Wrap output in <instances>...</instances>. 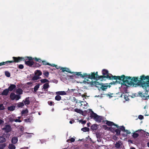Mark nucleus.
I'll return each instance as SVG.
<instances>
[{
    "instance_id": "nucleus-19",
    "label": "nucleus",
    "mask_w": 149,
    "mask_h": 149,
    "mask_svg": "<svg viewBox=\"0 0 149 149\" xmlns=\"http://www.w3.org/2000/svg\"><path fill=\"white\" fill-rule=\"evenodd\" d=\"M6 141L5 137L3 136H0V143H3Z\"/></svg>"
},
{
    "instance_id": "nucleus-35",
    "label": "nucleus",
    "mask_w": 149,
    "mask_h": 149,
    "mask_svg": "<svg viewBox=\"0 0 149 149\" xmlns=\"http://www.w3.org/2000/svg\"><path fill=\"white\" fill-rule=\"evenodd\" d=\"M61 97L59 95H56L55 97V99L57 101H59L61 100Z\"/></svg>"
},
{
    "instance_id": "nucleus-11",
    "label": "nucleus",
    "mask_w": 149,
    "mask_h": 149,
    "mask_svg": "<svg viewBox=\"0 0 149 149\" xmlns=\"http://www.w3.org/2000/svg\"><path fill=\"white\" fill-rule=\"evenodd\" d=\"M98 86L100 87V89H101L103 91H104L107 89L109 86L110 87V86L108 85H105V84H104L103 83H102L101 84H100Z\"/></svg>"
},
{
    "instance_id": "nucleus-46",
    "label": "nucleus",
    "mask_w": 149,
    "mask_h": 149,
    "mask_svg": "<svg viewBox=\"0 0 149 149\" xmlns=\"http://www.w3.org/2000/svg\"><path fill=\"white\" fill-rule=\"evenodd\" d=\"M42 63L43 65H50V64L48 63H47L45 61H41V63Z\"/></svg>"
},
{
    "instance_id": "nucleus-59",
    "label": "nucleus",
    "mask_w": 149,
    "mask_h": 149,
    "mask_svg": "<svg viewBox=\"0 0 149 149\" xmlns=\"http://www.w3.org/2000/svg\"><path fill=\"white\" fill-rule=\"evenodd\" d=\"M146 133H145L144 134V135L145 136H149V133L148 132H145Z\"/></svg>"
},
{
    "instance_id": "nucleus-61",
    "label": "nucleus",
    "mask_w": 149,
    "mask_h": 149,
    "mask_svg": "<svg viewBox=\"0 0 149 149\" xmlns=\"http://www.w3.org/2000/svg\"><path fill=\"white\" fill-rule=\"evenodd\" d=\"M32 84V83L31 82H29L27 83V84L28 85H31V84Z\"/></svg>"
},
{
    "instance_id": "nucleus-2",
    "label": "nucleus",
    "mask_w": 149,
    "mask_h": 149,
    "mask_svg": "<svg viewBox=\"0 0 149 149\" xmlns=\"http://www.w3.org/2000/svg\"><path fill=\"white\" fill-rule=\"evenodd\" d=\"M136 85L142 87L148 92L147 88L149 89V76H146L142 75L140 76V80Z\"/></svg>"
},
{
    "instance_id": "nucleus-20",
    "label": "nucleus",
    "mask_w": 149,
    "mask_h": 149,
    "mask_svg": "<svg viewBox=\"0 0 149 149\" xmlns=\"http://www.w3.org/2000/svg\"><path fill=\"white\" fill-rule=\"evenodd\" d=\"M35 74L39 77L42 74V72L40 70H37L35 71Z\"/></svg>"
},
{
    "instance_id": "nucleus-5",
    "label": "nucleus",
    "mask_w": 149,
    "mask_h": 149,
    "mask_svg": "<svg viewBox=\"0 0 149 149\" xmlns=\"http://www.w3.org/2000/svg\"><path fill=\"white\" fill-rule=\"evenodd\" d=\"M91 112L90 113V117L91 118H93L94 119L96 122L98 123H100L103 120V117L100 116H99L96 113H94L91 109H90Z\"/></svg>"
},
{
    "instance_id": "nucleus-4",
    "label": "nucleus",
    "mask_w": 149,
    "mask_h": 149,
    "mask_svg": "<svg viewBox=\"0 0 149 149\" xmlns=\"http://www.w3.org/2000/svg\"><path fill=\"white\" fill-rule=\"evenodd\" d=\"M102 74L103 75L100 76V78H101V81H102L104 78H107V79L110 80L116 79V82H113V83L115 84L117 81V78L118 76H113L111 74L108 73V71L107 70L103 69L102 71Z\"/></svg>"
},
{
    "instance_id": "nucleus-31",
    "label": "nucleus",
    "mask_w": 149,
    "mask_h": 149,
    "mask_svg": "<svg viewBox=\"0 0 149 149\" xmlns=\"http://www.w3.org/2000/svg\"><path fill=\"white\" fill-rule=\"evenodd\" d=\"M40 85L38 84L35 86L34 88V92H35L37 91L39 88Z\"/></svg>"
},
{
    "instance_id": "nucleus-42",
    "label": "nucleus",
    "mask_w": 149,
    "mask_h": 149,
    "mask_svg": "<svg viewBox=\"0 0 149 149\" xmlns=\"http://www.w3.org/2000/svg\"><path fill=\"white\" fill-rule=\"evenodd\" d=\"M40 81L42 83H45L49 82V81L46 79H42L40 80Z\"/></svg>"
},
{
    "instance_id": "nucleus-38",
    "label": "nucleus",
    "mask_w": 149,
    "mask_h": 149,
    "mask_svg": "<svg viewBox=\"0 0 149 149\" xmlns=\"http://www.w3.org/2000/svg\"><path fill=\"white\" fill-rule=\"evenodd\" d=\"M40 78V77L36 75L34 76V77H33L32 80H36Z\"/></svg>"
},
{
    "instance_id": "nucleus-25",
    "label": "nucleus",
    "mask_w": 149,
    "mask_h": 149,
    "mask_svg": "<svg viewBox=\"0 0 149 149\" xmlns=\"http://www.w3.org/2000/svg\"><path fill=\"white\" fill-rule=\"evenodd\" d=\"M97 128V126L95 124H93L91 126V129L93 130H96Z\"/></svg>"
},
{
    "instance_id": "nucleus-51",
    "label": "nucleus",
    "mask_w": 149,
    "mask_h": 149,
    "mask_svg": "<svg viewBox=\"0 0 149 149\" xmlns=\"http://www.w3.org/2000/svg\"><path fill=\"white\" fill-rule=\"evenodd\" d=\"M73 75L69 76V77H70V78L71 79H73V77H74V76H75V77H76V76H77V77H80V78H81V77H78L77 75H74V73H73Z\"/></svg>"
},
{
    "instance_id": "nucleus-15",
    "label": "nucleus",
    "mask_w": 149,
    "mask_h": 149,
    "mask_svg": "<svg viewBox=\"0 0 149 149\" xmlns=\"http://www.w3.org/2000/svg\"><path fill=\"white\" fill-rule=\"evenodd\" d=\"M30 97H26L25 99V100H23V102H24V104L26 105H29L30 104V102L29 100V99Z\"/></svg>"
},
{
    "instance_id": "nucleus-43",
    "label": "nucleus",
    "mask_w": 149,
    "mask_h": 149,
    "mask_svg": "<svg viewBox=\"0 0 149 149\" xmlns=\"http://www.w3.org/2000/svg\"><path fill=\"white\" fill-rule=\"evenodd\" d=\"M5 75L7 77H10V73L8 71H6L5 72Z\"/></svg>"
},
{
    "instance_id": "nucleus-40",
    "label": "nucleus",
    "mask_w": 149,
    "mask_h": 149,
    "mask_svg": "<svg viewBox=\"0 0 149 149\" xmlns=\"http://www.w3.org/2000/svg\"><path fill=\"white\" fill-rule=\"evenodd\" d=\"M24 59H25L24 60H30V61H32V60L33 59V58L31 57L27 56V57H24Z\"/></svg>"
},
{
    "instance_id": "nucleus-12",
    "label": "nucleus",
    "mask_w": 149,
    "mask_h": 149,
    "mask_svg": "<svg viewBox=\"0 0 149 149\" xmlns=\"http://www.w3.org/2000/svg\"><path fill=\"white\" fill-rule=\"evenodd\" d=\"M25 61V64L29 67H31L34 65V62L33 61H30V60H24Z\"/></svg>"
},
{
    "instance_id": "nucleus-58",
    "label": "nucleus",
    "mask_w": 149,
    "mask_h": 149,
    "mask_svg": "<svg viewBox=\"0 0 149 149\" xmlns=\"http://www.w3.org/2000/svg\"><path fill=\"white\" fill-rule=\"evenodd\" d=\"M103 127L106 130L108 128H109V129H108L109 130H111L110 129H109V128L106 125H103Z\"/></svg>"
},
{
    "instance_id": "nucleus-21",
    "label": "nucleus",
    "mask_w": 149,
    "mask_h": 149,
    "mask_svg": "<svg viewBox=\"0 0 149 149\" xmlns=\"http://www.w3.org/2000/svg\"><path fill=\"white\" fill-rule=\"evenodd\" d=\"M15 108V106L13 105L10 107H8L7 108L8 110L10 111H14Z\"/></svg>"
},
{
    "instance_id": "nucleus-54",
    "label": "nucleus",
    "mask_w": 149,
    "mask_h": 149,
    "mask_svg": "<svg viewBox=\"0 0 149 149\" xmlns=\"http://www.w3.org/2000/svg\"><path fill=\"white\" fill-rule=\"evenodd\" d=\"M14 121L16 122H22V121L18 119H16L14 120Z\"/></svg>"
},
{
    "instance_id": "nucleus-57",
    "label": "nucleus",
    "mask_w": 149,
    "mask_h": 149,
    "mask_svg": "<svg viewBox=\"0 0 149 149\" xmlns=\"http://www.w3.org/2000/svg\"><path fill=\"white\" fill-rule=\"evenodd\" d=\"M124 132H125L127 134H130L131 133L130 132L127 130L125 129V130Z\"/></svg>"
},
{
    "instance_id": "nucleus-56",
    "label": "nucleus",
    "mask_w": 149,
    "mask_h": 149,
    "mask_svg": "<svg viewBox=\"0 0 149 149\" xmlns=\"http://www.w3.org/2000/svg\"><path fill=\"white\" fill-rule=\"evenodd\" d=\"M4 121L3 120L0 119V125L3 124L4 123Z\"/></svg>"
},
{
    "instance_id": "nucleus-13",
    "label": "nucleus",
    "mask_w": 149,
    "mask_h": 149,
    "mask_svg": "<svg viewBox=\"0 0 149 149\" xmlns=\"http://www.w3.org/2000/svg\"><path fill=\"white\" fill-rule=\"evenodd\" d=\"M16 88V86L15 85L13 84H10V86L7 88L9 91H12L13 89Z\"/></svg>"
},
{
    "instance_id": "nucleus-48",
    "label": "nucleus",
    "mask_w": 149,
    "mask_h": 149,
    "mask_svg": "<svg viewBox=\"0 0 149 149\" xmlns=\"http://www.w3.org/2000/svg\"><path fill=\"white\" fill-rule=\"evenodd\" d=\"M43 74L46 77H48L49 75V72H43Z\"/></svg>"
},
{
    "instance_id": "nucleus-7",
    "label": "nucleus",
    "mask_w": 149,
    "mask_h": 149,
    "mask_svg": "<svg viewBox=\"0 0 149 149\" xmlns=\"http://www.w3.org/2000/svg\"><path fill=\"white\" fill-rule=\"evenodd\" d=\"M10 97L11 100H18L21 98V96L19 95H15L14 93H11L10 95Z\"/></svg>"
},
{
    "instance_id": "nucleus-33",
    "label": "nucleus",
    "mask_w": 149,
    "mask_h": 149,
    "mask_svg": "<svg viewBox=\"0 0 149 149\" xmlns=\"http://www.w3.org/2000/svg\"><path fill=\"white\" fill-rule=\"evenodd\" d=\"M8 148L9 149H15V146L13 144H10L9 145Z\"/></svg>"
},
{
    "instance_id": "nucleus-23",
    "label": "nucleus",
    "mask_w": 149,
    "mask_h": 149,
    "mask_svg": "<svg viewBox=\"0 0 149 149\" xmlns=\"http://www.w3.org/2000/svg\"><path fill=\"white\" fill-rule=\"evenodd\" d=\"M116 127L118 129H119L120 130H121L124 132L125 130V127L123 126H118L116 125Z\"/></svg>"
},
{
    "instance_id": "nucleus-3",
    "label": "nucleus",
    "mask_w": 149,
    "mask_h": 149,
    "mask_svg": "<svg viewBox=\"0 0 149 149\" xmlns=\"http://www.w3.org/2000/svg\"><path fill=\"white\" fill-rule=\"evenodd\" d=\"M75 73L78 77L85 79L86 78H88L92 79H96V80H101V78H100V76H99L97 72H96L95 73L94 72H92L91 74L84 73L82 74L81 72H76Z\"/></svg>"
},
{
    "instance_id": "nucleus-9",
    "label": "nucleus",
    "mask_w": 149,
    "mask_h": 149,
    "mask_svg": "<svg viewBox=\"0 0 149 149\" xmlns=\"http://www.w3.org/2000/svg\"><path fill=\"white\" fill-rule=\"evenodd\" d=\"M2 130L4 131L6 133L10 132L12 130V128L10 125L7 124L5 125L4 127L2 128Z\"/></svg>"
},
{
    "instance_id": "nucleus-17",
    "label": "nucleus",
    "mask_w": 149,
    "mask_h": 149,
    "mask_svg": "<svg viewBox=\"0 0 149 149\" xmlns=\"http://www.w3.org/2000/svg\"><path fill=\"white\" fill-rule=\"evenodd\" d=\"M9 90L7 88L3 90L2 92L1 93V95H4L6 96L8 95L9 92Z\"/></svg>"
},
{
    "instance_id": "nucleus-32",
    "label": "nucleus",
    "mask_w": 149,
    "mask_h": 149,
    "mask_svg": "<svg viewBox=\"0 0 149 149\" xmlns=\"http://www.w3.org/2000/svg\"><path fill=\"white\" fill-rule=\"evenodd\" d=\"M32 119V116H30L29 118H27V119H25L24 120L25 122H31Z\"/></svg>"
},
{
    "instance_id": "nucleus-52",
    "label": "nucleus",
    "mask_w": 149,
    "mask_h": 149,
    "mask_svg": "<svg viewBox=\"0 0 149 149\" xmlns=\"http://www.w3.org/2000/svg\"><path fill=\"white\" fill-rule=\"evenodd\" d=\"M48 104L50 106H52L53 105H54V104H53L54 103V102L52 101H48Z\"/></svg>"
},
{
    "instance_id": "nucleus-37",
    "label": "nucleus",
    "mask_w": 149,
    "mask_h": 149,
    "mask_svg": "<svg viewBox=\"0 0 149 149\" xmlns=\"http://www.w3.org/2000/svg\"><path fill=\"white\" fill-rule=\"evenodd\" d=\"M139 136V134H138L134 132L133 133L132 136L134 138L136 139V138Z\"/></svg>"
},
{
    "instance_id": "nucleus-24",
    "label": "nucleus",
    "mask_w": 149,
    "mask_h": 149,
    "mask_svg": "<svg viewBox=\"0 0 149 149\" xmlns=\"http://www.w3.org/2000/svg\"><path fill=\"white\" fill-rule=\"evenodd\" d=\"M16 92L17 94L19 95H21L23 93V91L22 89L19 88L17 90Z\"/></svg>"
},
{
    "instance_id": "nucleus-26",
    "label": "nucleus",
    "mask_w": 149,
    "mask_h": 149,
    "mask_svg": "<svg viewBox=\"0 0 149 149\" xmlns=\"http://www.w3.org/2000/svg\"><path fill=\"white\" fill-rule=\"evenodd\" d=\"M49 87V85L48 83H46L44 84V85L43 86V88H42V89H44V90H46Z\"/></svg>"
},
{
    "instance_id": "nucleus-29",
    "label": "nucleus",
    "mask_w": 149,
    "mask_h": 149,
    "mask_svg": "<svg viewBox=\"0 0 149 149\" xmlns=\"http://www.w3.org/2000/svg\"><path fill=\"white\" fill-rule=\"evenodd\" d=\"M41 64L40 63H38L36 62H34V65H33V67H38L41 66Z\"/></svg>"
},
{
    "instance_id": "nucleus-6",
    "label": "nucleus",
    "mask_w": 149,
    "mask_h": 149,
    "mask_svg": "<svg viewBox=\"0 0 149 149\" xmlns=\"http://www.w3.org/2000/svg\"><path fill=\"white\" fill-rule=\"evenodd\" d=\"M85 81L86 82V83L88 84H90V86L91 87L95 86L96 87H98V86L99 85L100 83L98 82L94 81H91L88 79H86Z\"/></svg>"
},
{
    "instance_id": "nucleus-49",
    "label": "nucleus",
    "mask_w": 149,
    "mask_h": 149,
    "mask_svg": "<svg viewBox=\"0 0 149 149\" xmlns=\"http://www.w3.org/2000/svg\"><path fill=\"white\" fill-rule=\"evenodd\" d=\"M59 69H60L61 70H62V72H64L65 71L66 72V68H63L61 67H59Z\"/></svg>"
},
{
    "instance_id": "nucleus-36",
    "label": "nucleus",
    "mask_w": 149,
    "mask_h": 149,
    "mask_svg": "<svg viewBox=\"0 0 149 149\" xmlns=\"http://www.w3.org/2000/svg\"><path fill=\"white\" fill-rule=\"evenodd\" d=\"M24 106V104L23 102H19L17 103V107H22Z\"/></svg>"
},
{
    "instance_id": "nucleus-39",
    "label": "nucleus",
    "mask_w": 149,
    "mask_h": 149,
    "mask_svg": "<svg viewBox=\"0 0 149 149\" xmlns=\"http://www.w3.org/2000/svg\"><path fill=\"white\" fill-rule=\"evenodd\" d=\"M66 72H68V73H74V75H77L76 74V73H75L77 72H72L70 70V69L68 68H66Z\"/></svg>"
},
{
    "instance_id": "nucleus-50",
    "label": "nucleus",
    "mask_w": 149,
    "mask_h": 149,
    "mask_svg": "<svg viewBox=\"0 0 149 149\" xmlns=\"http://www.w3.org/2000/svg\"><path fill=\"white\" fill-rule=\"evenodd\" d=\"M18 67L20 69H23L24 68V66L23 65L21 64L18 65Z\"/></svg>"
},
{
    "instance_id": "nucleus-18",
    "label": "nucleus",
    "mask_w": 149,
    "mask_h": 149,
    "mask_svg": "<svg viewBox=\"0 0 149 149\" xmlns=\"http://www.w3.org/2000/svg\"><path fill=\"white\" fill-rule=\"evenodd\" d=\"M18 141V139L17 137H13L11 140V142L12 143L15 144Z\"/></svg>"
},
{
    "instance_id": "nucleus-44",
    "label": "nucleus",
    "mask_w": 149,
    "mask_h": 149,
    "mask_svg": "<svg viewBox=\"0 0 149 149\" xmlns=\"http://www.w3.org/2000/svg\"><path fill=\"white\" fill-rule=\"evenodd\" d=\"M28 113V111L27 109L23 110L21 112V113L22 115L25 114L27 113Z\"/></svg>"
},
{
    "instance_id": "nucleus-16",
    "label": "nucleus",
    "mask_w": 149,
    "mask_h": 149,
    "mask_svg": "<svg viewBox=\"0 0 149 149\" xmlns=\"http://www.w3.org/2000/svg\"><path fill=\"white\" fill-rule=\"evenodd\" d=\"M106 124L109 126L114 125L115 126H116V124H115L112 122H111L108 120H106Z\"/></svg>"
},
{
    "instance_id": "nucleus-55",
    "label": "nucleus",
    "mask_w": 149,
    "mask_h": 149,
    "mask_svg": "<svg viewBox=\"0 0 149 149\" xmlns=\"http://www.w3.org/2000/svg\"><path fill=\"white\" fill-rule=\"evenodd\" d=\"M75 139L73 138H71L70 139V140L71 142H74L75 141Z\"/></svg>"
},
{
    "instance_id": "nucleus-62",
    "label": "nucleus",
    "mask_w": 149,
    "mask_h": 149,
    "mask_svg": "<svg viewBox=\"0 0 149 149\" xmlns=\"http://www.w3.org/2000/svg\"><path fill=\"white\" fill-rule=\"evenodd\" d=\"M54 67H55L57 69H59V67H58V66L57 65H54Z\"/></svg>"
},
{
    "instance_id": "nucleus-53",
    "label": "nucleus",
    "mask_w": 149,
    "mask_h": 149,
    "mask_svg": "<svg viewBox=\"0 0 149 149\" xmlns=\"http://www.w3.org/2000/svg\"><path fill=\"white\" fill-rule=\"evenodd\" d=\"M138 118L140 120H142L143 118V116L141 115H140L139 116Z\"/></svg>"
},
{
    "instance_id": "nucleus-30",
    "label": "nucleus",
    "mask_w": 149,
    "mask_h": 149,
    "mask_svg": "<svg viewBox=\"0 0 149 149\" xmlns=\"http://www.w3.org/2000/svg\"><path fill=\"white\" fill-rule=\"evenodd\" d=\"M33 60H35L36 62H38L39 63L41 64L42 60L40 58H38L36 57H35L33 58Z\"/></svg>"
},
{
    "instance_id": "nucleus-8",
    "label": "nucleus",
    "mask_w": 149,
    "mask_h": 149,
    "mask_svg": "<svg viewBox=\"0 0 149 149\" xmlns=\"http://www.w3.org/2000/svg\"><path fill=\"white\" fill-rule=\"evenodd\" d=\"M13 60H12V63H18L22 61L25 60L24 57L19 56L18 57H13Z\"/></svg>"
},
{
    "instance_id": "nucleus-28",
    "label": "nucleus",
    "mask_w": 149,
    "mask_h": 149,
    "mask_svg": "<svg viewBox=\"0 0 149 149\" xmlns=\"http://www.w3.org/2000/svg\"><path fill=\"white\" fill-rule=\"evenodd\" d=\"M74 111L77 113H79L80 114H82L83 113V112L81 110L78 109H74Z\"/></svg>"
},
{
    "instance_id": "nucleus-27",
    "label": "nucleus",
    "mask_w": 149,
    "mask_h": 149,
    "mask_svg": "<svg viewBox=\"0 0 149 149\" xmlns=\"http://www.w3.org/2000/svg\"><path fill=\"white\" fill-rule=\"evenodd\" d=\"M56 94L60 95H65L67 94L64 91H58L56 92Z\"/></svg>"
},
{
    "instance_id": "nucleus-22",
    "label": "nucleus",
    "mask_w": 149,
    "mask_h": 149,
    "mask_svg": "<svg viewBox=\"0 0 149 149\" xmlns=\"http://www.w3.org/2000/svg\"><path fill=\"white\" fill-rule=\"evenodd\" d=\"M139 77H132V80L133 82H135V83H138L139 82V80H138Z\"/></svg>"
},
{
    "instance_id": "nucleus-60",
    "label": "nucleus",
    "mask_w": 149,
    "mask_h": 149,
    "mask_svg": "<svg viewBox=\"0 0 149 149\" xmlns=\"http://www.w3.org/2000/svg\"><path fill=\"white\" fill-rule=\"evenodd\" d=\"M82 122V124H85L86 123V120H81Z\"/></svg>"
},
{
    "instance_id": "nucleus-41",
    "label": "nucleus",
    "mask_w": 149,
    "mask_h": 149,
    "mask_svg": "<svg viewBox=\"0 0 149 149\" xmlns=\"http://www.w3.org/2000/svg\"><path fill=\"white\" fill-rule=\"evenodd\" d=\"M6 146V144L5 143L0 144V149H4Z\"/></svg>"
},
{
    "instance_id": "nucleus-10",
    "label": "nucleus",
    "mask_w": 149,
    "mask_h": 149,
    "mask_svg": "<svg viewBox=\"0 0 149 149\" xmlns=\"http://www.w3.org/2000/svg\"><path fill=\"white\" fill-rule=\"evenodd\" d=\"M109 129L111 130V131L112 132L114 131L116 132V134L117 136H119L120 134V130L119 129H115V128H113L111 127V128H109Z\"/></svg>"
},
{
    "instance_id": "nucleus-45",
    "label": "nucleus",
    "mask_w": 149,
    "mask_h": 149,
    "mask_svg": "<svg viewBox=\"0 0 149 149\" xmlns=\"http://www.w3.org/2000/svg\"><path fill=\"white\" fill-rule=\"evenodd\" d=\"M115 147L117 148H119L120 147V144L118 142H116V143L115 144Z\"/></svg>"
},
{
    "instance_id": "nucleus-1",
    "label": "nucleus",
    "mask_w": 149,
    "mask_h": 149,
    "mask_svg": "<svg viewBox=\"0 0 149 149\" xmlns=\"http://www.w3.org/2000/svg\"><path fill=\"white\" fill-rule=\"evenodd\" d=\"M116 82H118L119 84H121L125 86H134V85L132 81V78L130 76H126L124 75H122L121 76H118L117 81Z\"/></svg>"
},
{
    "instance_id": "nucleus-47",
    "label": "nucleus",
    "mask_w": 149,
    "mask_h": 149,
    "mask_svg": "<svg viewBox=\"0 0 149 149\" xmlns=\"http://www.w3.org/2000/svg\"><path fill=\"white\" fill-rule=\"evenodd\" d=\"M5 109L4 107L3 104H0V110H2Z\"/></svg>"
},
{
    "instance_id": "nucleus-64",
    "label": "nucleus",
    "mask_w": 149,
    "mask_h": 149,
    "mask_svg": "<svg viewBox=\"0 0 149 149\" xmlns=\"http://www.w3.org/2000/svg\"><path fill=\"white\" fill-rule=\"evenodd\" d=\"M139 95L142 97L143 96V93H139Z\"/></svg>"
},
{
    "instance_id": "nucleus-63",
    "label": "nucleus",
    "mask_w": 149,
    "mask_h": 149,
    "mask_svg": "<svg viewBox=\"0 0 149 149\" xmlns=\"http://www.w3.org/2000/svg\"><path fill=\"white\" fill-rule=\"evenodd\" d=\"M90 124L91 123H88L87 124V126L88 127H90Z\"/></svg>"
},
{
    "instance_id": "nucleus-34",
    "label": "nucleus",
    "mask_w": 149,
    "mask_h": 149,
    "mask_svg": "<svg viewBox=\"0 0 149 149\" xmlns=\"http://www.w3.org/2000/svg\"><path fill=\"white\" fill-rule=\"evenodd\" d=\"M81 130L84 132H88L89 130V128L87 127H84L81 129Z\"/></svg>"
},
{
    "instance_id": "nucleus-14",
    "label": "nucleus",
    "mask_w": 149,
    "mask_h": 149,
    "mask_svg": "<svg viewBox=\"0 0 149 149\" xmlns=\"http://www.w3.org/2000/svg\"><path fill=\"white\" fill-rule=\"evenodd\" d=\"M12 61H8L6 62H3L0 63V66L4 65H8L10 63H12Z\"/></svg>"
}]
</instances>
